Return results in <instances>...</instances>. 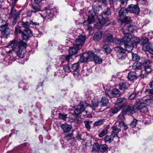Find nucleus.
<instances>
[{
    "label": "nucleus",
    "mask_w": 153,
    "mask_h": 153,
    "mask_svg": "<svg viewBox=\"0 0 153 153\" xmlns=\"http://www.w3.org/2000/svg\"><path fill=\"white\" fill-rule=\"evenodd\" d=\"M88 62L94 60V57L96 56L94 52L92 51H88L87 53H86Z\"/></svg>",
    "instance_id": "412c9836"
},
{
    "label": "nucleus",
    "mask_w": 153,
    "mask_h": 153,
    "mask_svg": "<svg viewBox=\"0 0 153 153\" xmlns=\"http://www.w3.org/2000/svg\"><path fill=\"white\" fill-rule=\"evenodd\" d=\"M19 17H14L13 21L12 22V25L13 26L16 23L17 20L18 19Z\"/></svg>",
    "instance_id": "338daca9"
},
{
    "label": "nucleus",
    "mask_w": 153,
    "mask_h": 153,
    "mask_svg": "<svg viewBox=\"0 0 153 153\" xmlns=\"http://www.w3.org/2000/svg\"><path fill=\"white\" fill-rule=\"evenodd\" d=\"M114 42L116 45H122L123 43L122 39H116L114 41Z\"/></svg>",
    "instance_id": "13d9d810"
},
{
    "label": "nucleus",
    "mask_w": 153,
    "mask_h": 153,
    "mask_svg": "<svg viewBox=\"0 0 153 153\" xmlns=\"http://www.w3.org/2000/svg\"><path fill=\"white\" fill-rule=\"evenodd\" d=\"M105 120L104 119H101L95 122L94 123V126H98L103 124L105 122Z\"/></svg>",
    "instance_id": "8fccbe9b"
},
{
    "label": "nucleus",
    "mask_w": 153,
    "mask_h": 153,
    "mask_svg": "<svg viewBox=\"0 0 153 153\" xmlns=\"http://www.w3.org/2000/svg\"><path fill=\"white\" fill-rule=\"evenodd\" d=\"M59 117L63 120H65L66 118H67V115L66 114H63L61 113L59 114Z\"/></svg>",
    "instance_id": "bf43d9fd"
},
{
    "label": "nucleus",
    "mask_w": 153,
    "mask_h": 153,
    "mask_svg": "<svg viewBox=\"0 0 153 153\" xmlns=\"http://www.w3.org/2000/svg\"><path fill=\"white\" fill-rule=\"evenodd\" d=\"M100 7V5L96 6L95 5H93V9L89 11L88 13V22L89 24H90L94 22V20L97 18V16L95 14V13H97L99 11Z\"/></svg>",
    "instance_id": "7ed1b4c3"
},
{
    "label": "nucleus",
    "mask_w": 153,
    "mask_h": 153,
    "mask_svg": "<svg viewBox=\"0 0 153 153\" xmlns=\"http://www.w3.org/2000/svg\"><path fill=\"white\" fill-rule=\"evenodd\" d=\"M10 33L9 30H7L2 32H1V37L3 38H7L9 36Z\"/></svg>",
    "instance_id": "e433bc0d"
},
{
    "label": "nucleus",
    "mask_w": 153,
    "mask_h": 153,
    "mask_svg": "<svg viewBox=\"0 0 153 153\" xmlns=\"http://www.w3.org/2000/svg\"><path fill=\"white\" fill-rule=\"evenodd\" d=\"M29 23L30 25H31L33 26H38L39 25V23L37 22H33L32 20H30Z\"/></svg>",
    "instance_id": "680f3d73"
},
{
    "label": "nucleus",
    "mask_w": 153,
    "mask_h": 153,
    "mask_svg": "<svg viewBox=\"0 0 153 153\" xmlns=\"http://www.w3.org/2000/svg\"><path fill=\"white\" fill-rule=\"evenodd\" d=\"M26 47V44L25 42L14 40L11 42L10 44L5 48V50L7 51L8 48H11L12 49L8 51H6L7 53H10L11 50L13 49L19 57L22 58L25 55L26 51L24 48Z\"/></svg>",
    "instance_id": "f257e3e1"
},
{
    "label": "nucleus",
    "mask_w": 153,
    "mask_h": 153,
    "mask_svg": "<svg viewBox=\"0 0 153 153\" xmlns=\"http://www.w3.org/2000/svg\"><path fill=\"white\" fill-rule=\"evenodd\" d=\"M127 9L128 11L136 14H138L140 11L139 8L137 5L132 4L129 5Z\"/></svg>",
    "instance_id": "9b49d317"
},
{
    "label": "nucleus",
    "mask_w": 153,
    "mask_h": 153,
    "mask_svg": "<svg viewBox=\"0 0 153 153\" xmlns=\"http://www.w3.org/2000/svg\"><path fill=\"white\" fill-rule=\"evenodd\" d=\"M130 23L128 24L127 27H128V30L129 32L132 33L135 29V27L134 26H131L130 25Z\"/></svg>",
    "instance_id": "603ef678"
},
{
    "label": "nucleus",
    "mask_w": 153,
    "mask_h": 153,
    "mask_svg": "<svg viewBox=\"0 0 153 153\" xmlns=\"http://www.w3.org/2000/svg\"><path fill=\"white\" fill-rule=\"evenodd\" d=\"M150 63V61L149 60L146 61L145 63V72L147 73H149L152 72V70L149 65Z\"/></svg>",
    "instance_id": "4be33fe9"
},
{
    "label": "nucleus",
    "mask_w": 153,
    "mask_h": 153,
    "mask_svg": "<svg viewBox=\"0 0 153 153\" xmlns=\"http://www.w3.org/2000/svg\"><path fill=\"white\" fill-rule=\"evenodd\" d=\"M101 18L99 19V21L100 23L102 25H104L108 21V18L105 17H102V15L101 16Z\"/></svg>",
    "instance_id": "a18cd8bd"
},
{
    "label": "nucleus",
    "mask_w": 153,
    "mask_h": 153,
    "mask_svg": "<svg viewBox=\"0 0 153 153\" xmlns=\"http://www.w3.org/2000/svg\"><path fill=\"white\" fill-rule=\"evenodd\" d=\"M131 108H134V113L138 109H139L140 111L143 113H146L148 111V108L145 104L144 103H141L139 102H137L133 106H131Z\"/></svg>",
    "instance_id": "0eeeda50"
},
{
    "label": "nucleus",
    "mask_w": 153,
    "mask_h": 153,
    "mask_svg": "<svg viewBox=\"0 0 153 153\" xmlns=\"http://www.w3.org/2000/svg\"><path fill=\"white\" fill-rule=\"evenodd\" d=\"M87 56L86 53L83 54L82 55H81L79 59V61L81 62H88Z\"/></svg>",
    "instance_id": "f704fd0d"
},
{
    "label": "nucleus",
    "mask_w": 153,
    "mask_h": 153,
    "mask_svg": "<svg viewBox=\"0 0 153 153\" xmlns=\"http://www.w3.org/2000/svg\"><path fill=\"white\" fill-rule=\"evenodd\" d=\"M111 14V11L110 9L108 8L105 9L103 12L102 15V17H105L108 18V16Z\"/></svg>",
    "instance_id": "7c9ffc66"
},
{
    "label": "nucleus",
    "mask_w": 153,
    "mask_h": 153,
    "mask_svg": "<svg viewBox=\"0 0 153 153\" xmlns=\"http://www.w3.org/2000/svg\"><path fill=\"white\" fill-rule=\"evenodd\" d=\"M132 43H131L134 45H136L138 44L140 42V39L137 37H132L131 41Z\"/></svg>",
    "instance_id": "ea45409f"
},
{
    "label": "nucleus",
    "mask_w": 153,
    "mask_h": 153,
    "mask_svg": "<svg viewBox=\"0 0 153 153\" xmlns=\"http://www.w3.org/2000/svg\"><path fill=\"white\" fill-rule=\"evenodd\" d=\"M107 95L110 98L118 97L121 95V92L117 89H114L111 91L108 90L107 92Z\"/></svg>",
    "instance_id": "1a4fd4ad"
},
{
    "label": "nucleus",
    "mask_w": 153,
    "mask_h": 153,
    "mask_svg": "<svg viewBox=\"0 0 153 153\" xmlns=\"http://www.w3.org/2000/svg\"><path fill=\"white\" fill-rule=\"evenodd\" d=\"M132 38L131 35L128 33H124V36L122 39V40L124 44L129 43L131 41Z\"/></svg>",
    "instance_id": "f8f14e48"
},
{
    "label": "nucleus",
    "mask_w": 153,
    "mask_h": 153,
    "mask_svg": "<svg viewBox=\"0 0 153 153\" xmlns=\"http://www.w3.org/2000/svg\"><path fill=\"white\" fill-rule=\"evenodd\" d=\"M134 108H131V106L127 105L123 109L122 114H120L118 117V121L123 120L125 119L124 115L127 114L128 115H131L134 113Z\"/></svg>",
    "instance_id": "39448f33"
},
{
    "label": "nucleus",
    "mask_w": 153,
    "mask_h": 153,
    "mask_svg": "<svg viewBox=\"0 0 153 153\" xmlns=\"http://www.w3.org/2000/svg\"><path fill=\"white\" fill-rule=\"evenodd\" d=\"M94 62L96 64H100L102 61V58L97 55L94 57Z\"/></svg>",
    "instance_id": "4c0bfd02"
},
{
    "label": "nucleus",
    "mask_w": 153,
    "mask_h": 153,
    "mask_svg": "<svg viewBox=\"0 0 153 153\" xmlns=\"http://www.w3.org/2000/svg\"><path fill=\"white\" fill-rule=\"evenodd\" d=\"M31 7L32 9V12L36 13L40 10V7L38 5H36L35 4H32Z\"/></svg>",
    "instance_id": "c9c22d12"
},
{
    "label": "nucleus",
    "mask_w": 153,
    "mask_h": 153,
    "mask_svg": "<svg viewBox=\"0 0 153 153\" xmlns=\"http://www.w3.org/2000/svg\"><path fill=\"white\" fill-rule=\"evenodd\" d=\"M143 50L147 51L151 54H153V48L150 44H147L143 46Z\"/></svg>",
    "instance_id": "2eb2a0df"
},
{
    "label": "nucleus",
    "mask_w": 153,
    "mask_h": 153,
    "mask_svg": "<svg viewBox=\"0 0 153 153\" xmlns=\"http://www.w3.org/2000/svg\"><path fill=\"white\" fill-rule=\"evenodd\" d=\"M19 12L16 10L14 7H11L10 13H9L11 17H19Z\"/></svg>",
    "instance_id": "a211bd4d"
},
{
    "label": "nucleus",
    "mask_w": 153,
    "mask_h": 153,
    "mask_svg": "<svg viewBox=\"0 0 153 153\" xmlns=\"http://www.w3.org/2000/svg\"><path fill=\"white\" fill-rule=\"evenodd\" d=\"M45 10L41 14V16L48 21H50L53 16V11L55 10L53 9L50 7H45Z\"/></svg>",
    "instance_id": "20e7f679"
},
{
    "label": "nucleus",
    "mask_w": 153,
    "mask_h": 153,
    "mask_svg": "<svg viewBox=\"0 0 153 153\" xmlns=\"http://www.w3.org/2000/svg\"><path fill=\"white\" fill-rule=\"evenodd\" d=\"M61 127L63 131L65 132H68L70 131L71 129V126L68 125L66 123H65L61 125Z\"/></svg>",
    "instance_id": "6ab92c4d"
},
{
    "label": "nucleus",
    "mask_w": 153,
    "mask_h": 153,
    "mask_svg": "<svg viewBox=\"0 0 153 153\" xmlns=\"http://www.w3.org/2000/svg\"><path fill=\"white\" fill-rule=\"evenodd\" d=\"M87 106V105L85 101L81 102L79 105H78L76 108L74 115H75L76 117H79L80 114L82 113H85L86 114V113L85 112L84 110Z\"/></svg>",
    "instance_id": "423d86ee"
},
{
    "label": "nucleus",
    "mask_w": 153,
    "mask_h": 153,
    "mask_svg": "<svg viewBox=\"0 0 153 153\" xmlns=\"http://www.w3.org/2000/svg\"><path fill=\"white\" fill-rule=\"evenodd\" d=\"M79 68V64L78 63H75L72 65V68L75 71L73 74L76 78H79V75L78 72L77 71Z\"/></svg>",
    "instance_id": "ddd939ff"
},
{
    "label": "nucleus",
    "mask_w": 153,
    "mask_h": 153,
    "mask_svg": "<svg viewBox=\"0 0 153 153\" xmlns=\"http://www.w3.org/2000/svg\"><path fill=\"white\" fill-rule=\"evenodd\" d=\"M108 147L106 144L101 145H100V151L102 152H106L108 149Z\"/></svg>",
    "instance_id": "a19ab883"
},
{
    "label": "nucleus",
    "mask_w": 153,
    "mask_h": 153,
    "mask_svg": "<svg viewBox=\"0 0 153 153\" xmlns=\"http://www.w3.org/2000/svg\"><path fill=\"white\" fill-rule=\"evenodd\" d=\"M72 56L70 54L69 55H67L65 57V60L68 62L69 60L72 59Z\"/></svg>",
    "instance_id": "69168bd1"
},
{
    "label": "nucleus",
    "mask_w": 153,
    "mask_h": 153,
    "mask_svg": "<svg viewBox=\"0 0 153 153\" xmlns=\"http://www.w3.org/2000/svg\"><path fill=\"white\" fill-rule=\"evenodd\" d=\"M123 108V107H118L116 108H112L109 111V113L110 116H112L117 113L119 111Z\"/></svg>",
    "instance_id": "a878e982"
},
{
    "label": "nucleus",
    "mask_w": 153,
    "mask_h": 153,
    "mask_svg": "<svg viewBox=\"0 0 153 153\" xmlns=\"http://www.w3.org/2000/svg\"><path fill=\"white\" fill-rule=\"evenodd\" d=\"M85 37L84 36L80 35L76 40V43L77 47L79 48V46L83 45L85 42Z\"/></svg>",
    "instance_id": "9d476101"
},
{
    "label": "nucleus",
    "mask_w": 153,
    "mask_h": 153,
    "mask_svg": "<svg viewBox=\"0 0 153 153\" xmlns=\"http://www.w3.org/2000/svg\"><path fill=\"white\" fill-rule=\"evenodd\" d=\"M137 120L135 119L134 120L131 121V123L130 124V126L132 128L135 127L137 123Z\"/></svg>",
    "instance_id": "6e6d98bb"
},
{
    "label": "nucleus",
    "mask_w": 153,
    "mask_h": 153,
    "mask_svg": "<svg viewBox=\"0 0 153 153\" xmlns=\"http://www.w3.org/2000/svg\"><path fill=\"white\" fill-rule=\"evenodd\" d=\"M123 121V120H119V121H118L119 126L120 127H123L125 125Z\"/></svg>",
    "instance_id": "774afa93"
},
{
    "label": "nucleus",
    "mask_w": 153,
    "mask_h": 153,
    "mask_svg": "<svg viewBox=\"0 0 153 153\" xmlns=\"http://www.w3.org/2000/svg\"><path fill=\"white\" fill-rule=\"evenodd\" d=\"M126 56V55L125 53H118L117 55V57L118 59H120L124 60V59Z\"/></svg>",
    "instance_id": "de8ad7c7"
},
{
    "label": "nucleus",
    "mask_w": 153,
    "mask_h": 153,
    "mask_svg": "<svg viewBox=\"0 0 153 153\" xmlns=\"http://www.w3.org/2000/svg\"><path fill=\"white\" fill-rule=\"evenodd\" d=\"M63 69L65 72L69 73L71 71V68L68 65H64Z\"/></svg>",
    "instance_id": "864d4df0"
},
{
    "label": "nucleus",
    "mask_w": 153,
    "mask_h": 153,
    "mask_svg": "<svg viewBox=\"0 0 153 153\" xmlns=\"http://www.w3.org/2000/svg\"><path fill=\"white\" fill-rule=\"evenodd\" d=\"M85 23H86V22H84V25L85 28L88 31L92 30V27L91 26L87 25L86 24L85 25Z\"/></svg>",
    "instance_id": "052dcab7"
},
{
    "label": "nucleus",
    "mask_w": 153,
    "mask_h": 153,
    "mask_svg": "<svg viewBox=\"0 0 153 153\" xmlns=\"http://www.w3.org/2000/svg\"><path fill=\"white\" fill-rule=\"evenodd\" d=\"M108 129V127H106L103 130L102 132L98 135L99 137L102 138L105 136L107 133Z\"/></svg>",
    "instance_id": "37998d69"
},
{
    "label": "nucleus",
    "mask_w": 153,
    "mask_h": 153,
    "mask_svg": "<svg viewBox=\"0 0 153 153\" xmlns=\"http://www.w3.org/2000/svg\"><path fill=\"white\" fill-rule=\"evenodd\" d=\"M114 137V136L112 134L110 136H106L105 137V142L110 143L113 140Z\"/></svg>",
    "instance_id": "2f4dec72"
},
{
    "label": "nucleus",
    "mask_w": 153,
    "mask_h": 153,
    "mask_svg": "<svg viewBox=\"0 0 153 153\" xmlns=\"http://www.w3.org/2000/svg\"><path fill=\"white\" fill-rule=\"evenodd\" d=\"M131 54L132 56V59L133 61L137 62L139 60L140 57L137 54L132 53Z\"/></svg>",
    "instance_id": "49530a36"
},
{
    "label": "nucleus",
    "mask_w": 153,
    "mask_h": 153,
    "mask_svg": "<svg viewBox=\"0 0 153 153\" xmlns=\"http://www.w3.org/2000/svg\"><path fill=\"white\" fill-rule=\"evenodd\" d=\"M78 48H79L77 47H76L75 48L74 47H71L69 49V54L72 56V55L76 54Z\"/></svg>",
    "instance_id": "c85d7f7f"
},
{
    "label": "nucleus",
    "mask_w": 153,
    "mask_h": 153,
    "mask_svg": "<svg viewBox=\"0 0 153 153\" xmlns=\"http://www.w3.org/2000/svg\"><path fill=\"white\" fill-rule=\"evenodd\" d=\"M32 35V31L29 28L25 29L22 31L21 35L22 39L25 41L27 40L29 37H31Z\"/></svg>",
    "instance_id": "6e6552de"
},
{
    "label": "nucleus",
    "mask_w": 153,
    "mask_h": 153,
    "mask_svg": "<svg viewBox=\"0 0 153 153\" xmlns=\"http://www.w3.org/2000/svg\"><path fill=\"white\" fill-rule=\"evenodd\" d=\"M129 85L126 82H121L119 83V88L122 91H125L128 87Z\"/></svg>",
    "instance_id": "aec40b11"
},
{
    "label": "nucleus",
    "mask_w": 153,
    "mask_h": 153,
    "mask_svg": "<svg viewBox=\"0 0 153 153\" xmlns=\"http://www.w3.org/2000/svg\"><path fill=\"white\" fill-rule=\"evenodd\" d=\"M19 26L20 27H23L25 28H28L30 26V23L29 22H21L18 23Z\"/></svg>",
    "instance_id": "393cba45"
},
{
    "label": "nucleus",
    "mask_w": 153,
    "mask_h": 153,
    "mask_svg": "<svg viewBox=\"0 0 153 153\" xmlns=\"http://www.w3.org/2000/svg\"><path fill=\"white\" fill-rule=\"evenodd\" d=\"M136 94L135 93H133L131 94L129 97L128 99L130 100H131L134 98L136 96Z\"/></svg>",
    "instance_id": "0e129e2a"
},
{
    "label": "nucleus",
    "mask_w": 153,
    "mask_h": 153,
    "mask_svg": "<svg viewBox=\"0 0 153 153\" xmlns=\"http://www.w3.org/2000/svg\"><path fill=\"white\" fill-rule=\"evenodd\" d=\"M100 146L97 143H95L93 146L92 152L93 153H99L100 150Z\"/></svg>",
    "instance_id": "b1692460"
},
{
    "label": "nucleus",
    "mask_w": 153,
    "mask_h": 153,
    "mask_svg": "<svg viewBox=\"0 0 153 153\" xmlns=\"http://www.w3.org/2000/svg\"><path fill=\"white\" fill-rule=\"evenodd\" d=\"M108 100L106 97H102L100 105L102 107L106 106L108 103Z\"/></svg>",
    "instance_id": "cd10ccee"
},
{
    "label": "nucleus",
    "mask_w": 153,
    "mask_h": 153,
    "mask_svg": "<svg viewBox=\"0 0 153 153\" xmlns=\"http://www.w3.org/2000/svg\"><path fill=\"white\" fill-rule=\"evenodd\" d=\"M148 39L147 38H146V37H143L142 38L141 40V45L143 46L148 44Z\"/></svg>",
    "instance_id": "09e8293b"
},
{
    "label": "nucleus",
    "mask_w": 153,
    "mask_h": 153,
    "mask_svg": "<svg viewBox=\"0 0 153 153\" xmlns=\"http://www.w3.org/2000/svg\"><path fill=\"white\" fill-rule=\"evenodd\" d=\"M111 128L112 129V132L113 135H117V134L121 131V129L116 126H113Z\"/></svg>",
    "instance_id": "473e14b6"
},
{
    "label": "nucleus",
    "mask_w": 153,
    "mask_h": 153,
    "mask_svg": "<svg viewBox=\"0 0 153 153\" xmlns=\"http://www.w3.org/2000/svg\"><path fill=\"white\" fill-rule=\"evenodd\" d=\"M145 92L148 95H153V89H147L145 91Z\"/></svg>",
    "instance_id": "4d7b16f0"
},
{
    "label": "nucleus",
    "mask_w": 153,
    "mask_h": 153,
    "mask_svg": "<svg viewBox=\"0 0 153 153\" xmlns=\"http://www.w3.org/2000/svg\"><path fill=\"white\" fill-rule=\"evenodd\" d=\"M65 138L67 140H68L72 138V135L71 134H65Z\"/></svg>",
    "instance_id": "e2e57ef3"
},
{
    "label": "nucleus",
    "mask_w": 153,
    "mask_h": 153,
    "mask_svg": "<svg viewBox=\"0 0 153 153\" xmlns=\"http://www.w3.org/2000/svg\"><path fill=\"white\" fill-rule=\"evenodd\" d=\"M125 48L128 52L131 51L133 49L134 45L131 43H128L124 44Z\"/></svg>",
    "instance_id": "c756f323"
},
{
    "label": "nucleus",
    "mask_w": 153,
    "mask_h": 153,
    "mask_svg": "<svg viewBox=\"0 0 153 153\" xmlns=\"http://www.w3.org/2000/svg\"><path fill=\"white\" fill-rule=\"evenodd\" d=\"M84 123L85 125L86 128L87 129H90L91 128V126L90 125V122L88 120H85L84 121Z\"/></svg>",
    "instance_id": "5fc2aeb1"
},
{
    "label": "nucleus",
    "mask_w": 153,
    "mask_h": 153,
    "mask_svg": "<svg viewBox=\"0 0 153 153\" xmlns=\"http://www.w3.org/2000/svg\"><path fill=\"white\" fill-rule=\"evenodd\" d=\"M103 48L107 53H109L111 51V49L107 45H104L103 46Z\"/></svg>",
    "instance_id": "3c124183"
},
{
    "label": "nucleus",
    "mask_w": 153,
    "mask_h": 153,
    "mask_svg": "<svg viewBox=\"0 0 153 153\" xmlns=\"http://www.w3.org/2000/svg\"><path fill=\"white\" fill-rule=\"evenodd\" d=\"M114 50L116 52H118L119 53H125L126 51L125 49L120 46L116 47L114 48Z\"/></svg>",
    "instance_id": "c03bdc74"
},
{
    "label": "nucleus",
    "mask_w": 153,
    "mask_h": 153,
    "mask_svg": "<svg viewBox=\"0 0 153 153\" xmlns=\"http://www.w3.org/2000/svg\"><path fill=\"white\" fill-rule=\"evenodd\" d=\"M127 78L129 81H133L137 78V75L134 71H130L128 74Z\"/></svg>",
    "instance_id": "f3484780"
},
{
    "label": "nucleus",
    "mask_w": 153,
    "mask_h": 153,
    "mask_svg": "<svg viewBox=\"0 0 153 153\" xmlns=\"http://www.w3.org/2000/svg\"><path fill=\"white\" fill-rule=\"evenodd\" d=\"M8 23L4 22V24L3 23L0 27V30L1 32L5 31L7 30H9V28L8 27Z\"/></svg>",
    "instance_id": "72a5a7b5"
},
{
    "label": "nucleus",
    "mask_w": 153,
    "mask_h": 153,
    "mask_svg": "<svg viewBox=\"0 0 153 153\" xmlns=\"http://www.w3.org/2000/svg\"><path fill=\"white\" fill-rule=\"evenodd\" d=\"M102 33L101 32L99 31L95 33L94 37V40L95 41H99L101 38Z\"/></svg>",
    "instance_id": "bb28decb"
},
{
    "label": "nucleus",
    "mask_w": 153,
    "mask_h": 153,
    "mask_svg": "<svg viewBox=\"0 0 153 153\" xmlns=\"http://www.w3.org/2000/svg\"><path fill=\"white\" fill-rule=\"evenodd\" d=\"M103 41L107 42H112L113 41L112 36L110 33H105L103 36Z\"/></svg>",
    "instance_id": "4468645a"
},
{
    "label": "nucleus",
    "mask_w": 153,
    "mask_h": 153,
    "mask_svg": "<svg viewBox=\"0 0 153 153\" xmlns=\"http://www.w3.org/2000/svg\"><path fill=\"white\" fill-rule=\"evenodd\" d=\"M127 100L124 98H118L116 101V105H120L121 106L120 107H123L125 105L126 103Z\"/></svg>",
    "instance_id": "dca6fc26"
},
{
    "label": "nucleus",
    "mask_w": 153,
    "mask_h": 153,
    "mask_svg": "<svg viewBox=\"0 0 153 153\" xmlns=\"http://www.w3.org/2000/svg\"><path fill=\"white\" fill-rule=\"evenodd\" d=\"M99 101L97 98H95L92 100L91 105H89L94 110L98 106Z\"/></svg>",
    "instance_id": "5701e85b"
},
{
    "label": "nucleus",
    "mask_w": 153,
    "mask_h": 153,
    "mask_svg": "<svg viewBox=\"0 0 153 153\" xmlns=\"http://www.w3.org/2000/svg\"><path fill=\"white\" fill-rule=\"evenodd\" d=\"M21 27H20L19 26L18 24L17 23V25L15 27V29L14 32V33L15 35H17L18 33H21L22 32V30L20 29Z\"/></svg>",
    "instance_id": "58836bf2"
},
{
    "label": "nucleus",
    "mask_w": 153,
    "mask_h": 153,
    "mask_svg": "<svg viewBox=\"0 0 153 153\" xmlns=\"http://www.w3.org/2000/svg\"><path fill=\"white\" fill-rule=\"evenodd\" d=\"M128 9L127 10L126 8L123 7L119 11L118 16L117 17L118 22L126 24L130 23L131 22V17L126 16L128 13Z\"/></svg>",
    "instance_id": "f03ea898"
},
{
    "label": "nucleus",
    "mask_w": 153,
    "mask_h": 153,
    "mask_svg": "<svg viewBox=\"0 0 153 153\" xmlns=\"http://www.w3.org/2000/svg\"><path fill=\"white\" fill-rule=\"evenodd\" d=\"M141 68V64L140 62H135L133 66V68L134 70L140 69Z\"/></svg>",
    "instance_id": "79ce46f5"
}]
</instances>
